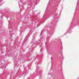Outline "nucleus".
<instances>
[{"label": "nucleus", "mask_w": 79, "mask_h": 79, "mask_svg": "<svg viewBox=\"0 0 79 79\" xmlns=\"http://www.w3.org/2000/svg\"><path fill=\"white\" fill-rule=\"evenodd\" d=\"M30 23H31V22H30Z\"/></svg>", "instance_id": "aec40b11"}, {"label": "nucleus", "mask_w": 79, "mask_h": 79, "mask_svg": "<svg viewBox=\"0 0 79 79\" xmlns=\"http://www.w3.org/2000/svg\"><path fill=\"white\" fill-rule=\"evenodd\" d=\"M22 29H23V30L24 31V30H25V27H22Z\"/></svg>", "instance_id": "0eeeda50"}, {"label": "nucleus", "mask_w": 79, "mask_h": 79, "mask_svg": "<svg viewBox=\"0 0 79 79\" xmlns=\"http://www.w3.org/2000/svg\"><path fill=\"white\" fill-rule=\"evenodd\" d=\"M47 34H48V35H52V32H48V31L47 32Z\"/></svg>", "instance_id": "7ed1b4c3"}, {"label": "nucleus", "mask_w": 79, "mask_h": 79, "mask_svg": "<svg viewBox=\"0 0 79 79\" xmlns=\"http://www.w3.org/2000/svg\"><path fill=\"white\" fill-rule=\"evenodd\" d=\"M35 43V40L33 39L32 41L31 42V43L32 44H34Z\"/></svg>", "instance_id": "20e7f679"}, {"label": "nucleus", "mask_w": 79, "mask_h": 79, "mask_svg": "<svg viewBox=\"0 0 79 79\" xmlns=\"http://www.w3.org/2000/svg\"><path fill=\"white\" fill-rule=\"evenodd\" d=\"M56 15H57V13L56 14V15H55L56 16Z\"/></svg>", "instance_id": "4468645a"}, {"label": "nucleus", "mask_w": 79, "mask_h": 79, "mask_svg": "<svg viewBox=\"0 0 79 79\" xmlns=\"http://www.w3.org/2000/svg\"><path fill=\"white\" fill-rule=\"evenodd\" d=\"M20 3H22L21 2V1H20L19 2V6H20V5H21Z\"/></svg>", "instance_id": "423d86ee"}, {"label": "nucleus", "mask_w": 79, "mask_h": 79, "mask_svg": "<svg viewBox=\"0 0 79 79\" xmlns=\"http://www.w3.org/2000/svg\"><path fill=\"white\" fill-rule=\"evenodd\" d=\"M1 0V1H3V0Z\"/></svg>", "instance_id": "2eb2a0df"}, {"label": "nucleus", "mask_w": 79, "mask_h": 79, "mask_svg": "<svg viewBox=\"0 0 79 79\" xmlns=\"http://www.w3.org/2000/svg\"><path fill=\"white\" fill-rule=\"evenodd\" d=\"M3 61H2V62H3Z\"/></svg>", "instance_id": "6ab92c4d"}, {"label": "nucleus", "mask_w": 79, "mask_h": 79, "mask_svg": "<svg viewBox=\"0 0 79 79\" xmlns=\"http://www.w3.org/2000/svg\"><path fill=\"white\" fill-rule=\"evenodd\" d=\"M51 59H52V57L51 58Z\"/></svg>", "instance_id": "f3484780"}, {"label": "nucleus", "mask_w": 79, "mask_h": 79, "mask_svg": "<svg viewBox=\"0 0 79 79\" xmlns=\"http://www.w3.org/2000/svg\"><path fill=\"white\" fill-rule=\"evenodd\" d=\"M14 61H15V63H16V62H17L16 61H15V60H14Z\"/></svg>", "instance_id": "9b49d317"}, {"label": "nucleus", "mask_w": 79, "mask_h": 79, "mask_svg": "<svg viewBox=\"0 0 79 79\" xmlns=\"http://www.w3.org/2000/svg\"><path fill=\"white\" fill-rule=\"evenodd\" d=\"M77 1H79V0H77Z\"/></svg>", "instance_id": "a211bd4d"}, {"label": "nucleus", "mask_w": 79, "mask_h": 79, "mask_svg": "<svg viewBox=\"0 0 79 79\" xmlns=\"http://www.w3.org/2000/svg\"><path fill=\"white\" fill-rule=\"evenodd\" d=\"M79 23H76V24H75L74 25V26H76V25H78V26H79Z\"/></svg>", "instance_id": "39448f33"}, {"label": "nucleus", "mask_w": 79, "mask_h": 79, "mask_svg": "<svg viewBox=\"0 0 79 79\" xmlns=\"http://www.w3.org/2000/svg\"><path fill=\"white\" fill-rule=\"evenodd\" d=\"M42 42V39H40L37 42H36L35 43H37V44L39 45H40V43H41Z\"/></svg>", "instance_id": "f257e3e1"}, {"label": "nucleus", "mask_w": 79, "mask_h": 79, "mask_svg": "<svg viewBox=\"0 0 79 79\" xmlns=\"http://www.w3.org/2000/svg\"><path fill=\"white\" fill-rule=\"evenodd\" d=\"M35 64H36V66H37L38 65V63H35Z\"/></svg>", "instance_id": "6e6552de"}, {"label": "nucleus", "mask_w": 79, "mask_h": 79, "mask_svg": "<svg viewBox=\"0 0 79 79\" xmlns=\"http://www.w3.org/2000/svg\"><path fill=\"white\" fill-rule=\"evenodd\" d=\"M0 64H2V63L1 62V61L0 60Z\"/></svg>", "instance_id": "f8f14e48"}, {"label": "nucleus", "mask_w": 79, "mask_h": 79, "mask_svg": "<svg viewBox=\"0 0 79 79\" xmlns=\"http://www.w3.org/2000/svg\"><path fill=\"white\" fill-rule=\"evenodd\" d=\"M44 32V31H42V32Z\"/></svg>", "instance_id": "ddd939ff"}, {"label": "nucleus", "mask_w": 79, "mask_h": 79, "mask_svg": "<svg viewBox=\"0 0 79 79\" xmlns=\"http://www.w3.org/2000/svg\"><path fill=\"white\" fill-rule=\"evenodd\" d=\"M2 4H3V3H1V2L0 3V6H1V5H2Z\"/></svg>", "instance_id": "1a4fd4ad"}, {"label": "nucleus", "mask_w": 79, "mask_h": 79, "mask_svg": "<svg viewBox=\"0 0 79 79\" xmlns=\"http://www.w3.org/2000/svg\"><path fill=\"white\" fill-rule=\"evenodd\" d=\"M41 34H42V33H41L40 35H41Z\"/></svg>", "instance_id": "dca6fc26"}, {"label": "nucleus", "mask_w": 79, "mask_h": 79, "mask_svg": "<svg viewBox=\"0 0 79 79\" xmlns=\"http://www.w3.org/2000/svg\"><path fill=\"white\" fill-rule=\"evenodd\" d=\"M27 37H29V35H27Z\"/></svg>", "instance_id": "9d476101"}, {"label": "nucleus", "mask_w": 79, "mask_h": 79, "mask_svg": "<svg viewBox=\"0 0 79 79\" xmlns=\"http://www.w3.org/2000/svg\"><path fill=\"white\" fill-rule=\"evenodd\" d=\"M71 29H72V26H71V25H70V27L68 29L67 32H71Z\"/></svg>", "instance_id": "f03ea898"}]
</instances>
